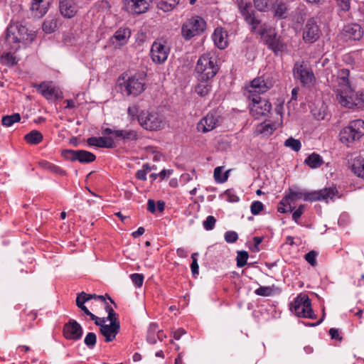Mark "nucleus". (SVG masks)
I'll use <instances>...</instances> for the list:
<instances>
[{
    "label": "nucleus",
    "mask_w": 364,
    "mask_h": 364,
    "mask_svg": "<svg viewBox=\"0 0 364 364\" xmlns=\"http://www.w3.org/2000/svg\"><path fill=\"white\" fill-rule=\"evenodd\" d=\"M350 70L347 68L340 69L338 72V83L345 88L343 93L341 91L337 95L338 102L343 107L348 109H355L359 110L364 107V92H358L355 95H349L348 93H353L349 82Z\"/></svg>",
    "instance_id": "f257e3e1"
},
{
    "label": "nucleus",
    "mask_w": 364,
    "mask_h": 364,
    "mask_svg": "<svg viewBox=\"0 0 364 364\" xmlns=\"http://www.w3.org/2000/svg\"><path fill=\"white\" fill-rule=\"evenodd\" d=\"M337 193V190L333 188H325L311 192H303L289 188V193L284 196V199L285 200H294L303 198L304 200L309 202L324 200L328 203V200L333 199Z\"/></svg>",
    "instance_id": "f03ea898"
},
{
    "label": "nucleus",
    "mask_w": 364,
    "mask_h": 364,
    "mask_svg": "<svg viewBox=\"0 0 364 364\" xmlns=\"http://www.w3.org/2000/svg\"><path fill=\"white\" fill-rule=\"evenodd\" d=\"M220 70L216 57L210 53L200 55L195 67L197 78L199 82L210 81Z\"/></svg>",
    "instance_id": "7ed1b4c3"
},
{
    "label": "nucleus",
    "mask_w": 364,
    "mask_h": 364,
    "mask_svg": "<svg viewBox=\"0 0 364 364\" xmlns=\"http://www.w3.org/2000/svg\"><path fill=\"white\" fill-rule=\"evenodd\" d=\"M121 78L124 80L122 82H119L122 94L127 96L136 97L141 94L146 89V75L143 73H135L132 76H129L127 80L123 75L119 77L118 81Z\"/></svg>",
    "instance_id": "20e7f679"
},
{
    "label": "nucleus",
    "mask_w": 364,
    "mask_h": 364,
    "mask_svg": "<svg viewBox=\"0 0 364 364\" xmlns=\"http://www.w3.org/2000/svg\"><path fill=\"white\" fill-rule=\"evenodd\" d=\"M206 21L199 16L187 19L181 26V36L185 41L203 34L206 30Z\"/></svg>",
    "instance_id": "39448f33"
},
{
    "label": "nucleus",
    "mask_w": 364,
    "mask_h": 364,
    "mask_svg": "<svg viewBox=\"0 0 364 364\" xmlns=\"http://www.w3.org/2000/svg\"><path fill=\"white\" fill-rule=\"evenodd\" d=\"M290 310L298 317L316 318L311 308V299L306 294H299L290 304Z\"/></svg>",
    "instance_id": "423d86ee"
},
{
    "label": "nucleus",
    "mask_w": 364,
    "mask_h": 364,
    "mask_svg": "<svg viewBox=\"0 0 364 364\" xmlns=\"http://www.w3.org/2000/svg\"><path fill=\"white\" fill-rule=\"evenodd\" d=\"M292 73L294 79L299 80L303 87H306L316 81L312 69L308 68L304 61L295 62Z\"/></svg>",
    "instance_id": "0eeeda50"
},
{
    "label": "nucleus",
    "mask_w": 364,
    "mask_h": 364,
    "mask_svg": "<svg viewBox=\"0 0 364 364\" xmlns=\"http://www.w3.org/2000/svg\"><path fill=\"white\" fill-rule=\"evenodd\" d=\"M321 36V30L315 18L307 20L302 30V38L305 43L312 44L317 41Z\"/></svg>",
    "instance_id": "6e6552de"
},
{
    "label": "nucleus",
    "mask_w": 364,
    "mask_h": 364,
    "mask_svg": "<svg viewBox=\"0 0 364 364\" xmlns=\"http://www.w3.org/2000/svg\"><path fill=\"white\" fill-rule=\"evenodd\" d=\"M28 29L23 25L11 26L7 28L6 38L13 43H21L26 41H32L33 38L31 34L28 33Z\"/></svg>",
    "instance_id": "1a4fd4ad"
},
{
    "label": "nucleus",
    "mask_w": 364,
    "mask_h": 364,
    "mask_svg": "<svg viewBox=\"0 0 364 364\" xmlns=\"http://www.w3.org/2000/svg\"><path fill=\"white\" fill-rule=\"evenodd\" d=\"M145 129L156 131L164 126V122L160 115H132Z\"/></svg>",
    "instance_id": "9d476101"
},
{
    "label": "nucleus",
    "mask_w": 364,
    "mask_h": 364,
    "mask_svg": "<svg viewBox=\"0 0 364 364\" xmlns=\"http://www.w3.org/2000/svg\"><path fill=\"white\" fill-rule=\"evenodd\" d=\"M274 82L272 73H265L260 77L253 79L250 82V87L254 90L253 92L262 94L272 88Z\"/></svg>",
    "instance_id": "9b49d317"
},
{
    "label": "nucleus",
    "mask_w": 364,
    "mask_h": 364,
    "mask_svg": "<svg viewBox=\"0 0 364 364\" xmlns=\"http://www.w3.org/2000/svg\"><path fill=\"white\" fill-rule=\"evenodd\" d=\"M250 100V114H270L272 104L267 99L262 98L259 95H252Z\"/></svg>",
    "instance_id": "f8f14e48"
},
{
    "label": "nucleus",
    "mask_w": 364,
    "mask_h": 364,
    "mask_svg": "<svg viewBox=\"0 0 364 364\" xmlns=\"http://www.w3.org/2000/svg\"><path fill=\"white\" fill-rule=\"evenodd\" d=\"M154 0H123L124 9L129 13L139 15L146 12Z\"/></svg>",
    "instance_id": "ddd939ff"
},
{
    "label": "nucleus",
    "mask_w": 364,
    "mask_h": 364,
    "mask_svg": "<svg viewBox=\"0 0 364 364\" xmlns=\"http://www.w3.org/2000/svg\"><path fill=\"white\" fill-rule=\"evenodd\" d=\"M63 333L68 340L77 341L81 338L83 330L80 323L74 319L65 323L63 326Z\"/></svg>",
    "instance_id": "4468645a"
},
{
    "label": "nucleus",
    "mask_w": 364,
    "mask_h": 364,
    "mask_svg": "<svg viewBox=\"0 0 364 364\" xmlns=\"http://www.w3.org/2000/svg\"><path fill=\"white\" fill-rule=\"evenodd\" d=\"M282 125V119L272 121L267 119L257 124L255 129L256 134H261L263 136H269L273 132Z\"/></svg>",
    "instance_id": "2eb2a0df"
},
{
    "label": "nucleus",
    "mask_w": 364,
    "mask_h": 364,
    "mask_svg": "<svg viewBox=\"0 0 364 364\" xmlns=\"http://www.w3.org/2000/svg\"><path fill=\"white\" fill-rule=\"evenodd\" d=\"M264 43L275 55H277L279 51H282L285 48V44L282 41L281 36L277 35L274 28L270 33L266 35Z\"/></svg>",
    "instance_id": "dca6fc26"
},
{
    "label": "nucleus",
    "mask_w": 364,
    "mask_h": 364,
    "mask_svg": "<svg viewBox=\"0 0 364 364\" xmlns=\"http://www.w3.org/2000/svg\"><path fill=\"white\" fill-rule=\"evenodd\" d=\"M169 50L164 44L154 41L151 48L152 60L158 64L165 62L168 58Z\"/></svg>",
    "instance_id": "f3484780"
},
{
    "label": "nucleus",
    "mask_w": 364,
    "mask_h": 364,
    "mask_svg": "<svg viewBox=\"0 0 364 364\" xmlns=\"http://www.w3.org/2000/svg\"><path fill=\"white\" fill-rule=\"evenodd\" d=\"M37 90L48 100H55L63 97V92L59 88L46 82L41 83Z\"/></svg>",
    "instance_id": "a211bd4d"
},
{
    "label": "nucleus",
    "mask_w": 364,
    "mask_h": 364,
    "mask_svg": "<svg viewBox=\"0 0 364 364\" xmlns=\"http://www.w3.org/2000/svg\"><path fill=\"white\" fill-rule=\"evenodd\" d=\"M120 328V323L119 321H115L110 324H105L101 326L100 331L101 334L105 336L106 342H111L114 341L116 336L119 333Z\"/></svg>",
    "instance_id": "6ab92c4d"
},
{
    "label": "nucleus",
    "mask_w": 364,
    "mask_h": 364,
    "mask_svg": "<svg viewBox=\"0 0 364 364\" xmlns=\"http://www.w3.org/2000/svg\"><path fill=\"white\" fill-rule=\"evenodd\" d=\"M219 122V116L205 115L197 124V129L199 132L205 133L213 130L216 127Z\"/></svg>",
    "instance_id": "aec40b11"
},
{
    "label": "nucleus",
    "mask_w": 364,
    "mask_h": 364,
    "mask_svg": "<svg viewBox=\"0 0 364 364\" xmlns=\"http://www.w3.org/2000/svg\"><path fill=\"white\" fill-rule=\"evenodd\" d=\"M271 9L274 17L277 20L285 19L288 16V5L282 0H275L272 2Z\"/></svg>",
    "instance_id": "412c9836"
},
{
    "label": "nucleus",
    "mask_w": 364,
    "mask_h": 364,
    "mask_svg": "<svg viewBox=\"0 0 364 364\" xmlns=\"http://www.w3.org/2000/svg\"><path fill=\"white\" fill-rule=\"evenodd\" d=\"M59 10L64 18H71L77 13L74 0H60L59 2Z\"/></svg>",
    "instance_id": "4be33fe9"
},
{
    "label": "nucleus",
    "mask_w": 364,
    "mask_h": 364,
    "mask_svg": "<svg viewBox=\"0 0 364 364\" xmlns=\"http://www.w3.org/2000/svg\"><path fill=\"white\" fill-rule=\"evenodd\" d=\"M343 31L344 36L350 40L358 41L363 35L362 28L358 23L347 24Z\"/></svg>",
    "instance_id": "5701e85b"
},
{
    "label": "nucleus",
    "mask_w": 364,
    "mask_h": 364,
    "mask_svg": "<svg viewBox=\"0 0 364 364\" xmlns=\"http://www.w3.org/2000/svg\"><path fill=\"white\" fill-rule=\"evenodd\" d=\"M92 299H100V301L106 303V299H105V296L97 295L95 294H87L84 291H82L77 295L76 305L79 309H80L82 311H84V309H87L85 306V303Z\"/></svg>",
    "instance_id": "b1692460"
},
{
    "label": "nucleus",
    "mask_w": 364,
    "mask_h": 364,
    "mask_svg": "<svg viewBox=\"0 0 364 364\" xmlns=\"http://www.w3.org/2000/svg\"><path fill=\"white\" fill-rule=\"evenodd\" d=\"M235 2L237 6L239 13L245 21L248 19L249 17L250 18L256 15L255 11L252 9V2H245L244 0H235Z\"/></svg>",
    "instance_id": "393cba45"
},
{
    "label": "nucleus",
    "mask_w": 364,
    "mask_h": 364,
    "mask_svg": "<svg viewBox=\"0 0 364 364\" xmlns=\"http://www.w3.org/2000/svg\"><path fill=\"white\" fill-rule=\"evenodd\" d=\"M87 143L89 146H95L100 148H113L115 146L114 140L111 137L92 136L87 139Z\"/></svg>",
    "instance_id": "a878e982"
},
{
    "label": "nucleus",
    "mask_w": 364,
    "mask_h": 364,
    "mask_svg": "<svg viewBox=\"0 0 364 364\" xmlns=\"http://www.w3.org/2000/svg\"><path fill=\"white\" fill-rule=\"evenodd\" d=\"M226 36V31H225L222 28H216L215 29L213 34V40L215 45L219 49H224L228 46V42L225 40Z\"/></svg>",
    "instance_id": "bb28decb"
},
{
    "label": "nucleus",
    "mask_w": 364,
    "mask_h": 364,
    "mask_svg": "<svg viewBox=\"0 0 364 364\" xmlns=\"http://www.w3.org/2000/svg\"><path fill=\"white\" fill-rule=\"evenodd\" d=\"M340 140L343 144L348 145V144L359 139L360 138L352 130L350 126L344 127L339 133Z\"/></svg>",
    "instance_id": "cd10ccee"
},
{
    "label": "nucleus",
    "mask_w": 364,
    "mask_h": 364,
    "mask_svg": "<svg viewBox=\"0 0 364 364\" xmlns=\"http://www.w3.org/2000/svg\"><path fill=\"white\" fill-rule=\"evenodd\" d=\"M132 34L131 29L127 27H120L116 31L112 38L119 43V46H124L127 43Z\"/></svg>",
    "instance_id": "c85d7f7f"
},
{
    "label": "nucleus",
    "mask_w": 364,
    "mask_h": 364,
    "mask_svg": "<svg viewBox=\"0 0 364 364\" xmlns=\"http://www.w3.org/2000/svg\"><path fill=\"white\" fill-rule=\"evenodd\" d=\"M58 19L57 17L48 16L43 21L42 25L43 31L47 33L50 34L55 31L58 26Z\"/></svg>",
    "instance_id": "c756f323"
},
{
    "label": "nucleus",
    "mask_w": 364,
    "mask_h": 364,
    "mask_svg": "<svg viewBox=\"0 0 364 364\" xmlns=\"http://www.w3.org/2000/svg\"><path fill=\"white\" fill-rule=\"evenodd\" d=\"M114 136L116 138L124 141H134L139 139V135L136 131L128 129L115 130Z\"/></svg>",
    "instance_id": "7c9ffc66"
},
{
    "label": "nucleus",
    "mask_w": 364,
    "mask_h": 364,
    "mask_svg": "<svg viewBox=\"0 0 364 364\" xmlns=\"http://www.w3.org/2000/svg\"><path fill=\"white\" fill-rule=\"evenodd\" d=\"M156 7L164 12L172 11L180 2V0H154Z\"/></svg>",
    "instance_id": "2f4dec72"
},
{
    "label": "nucleus",
    "mask_w": 364,
    "mask_h": 364,
    "mask_svg": "<svg viewBox=\"0 0 364 364\" xmlns=\"http://www.w3.org/2000/svg\"><path fill=\"white\" fill-rule=\"evenodd\" d=\"M43 139V134L37 130H32L24 136V140L26 143L31 145L38 144Z\"/></svg>",
    "instance_id": "473e14b6"
},
{
    "label": "nucleus",
    "mask_w": 364,
    "mask_h": 364,
    "mask_svg": "<svg viewBox=\"0 0 364 364\" xmlns=\"http://www.w3.org/2000/svg\"><path fill=\"white\" fill-rule=\"evenodd\" d=\"M0 63L2 65L11 68L18 63V60L16 59L14 53L11 52H4L0 56Z\"/></svg>",
    "instance_id": "72a5a7b5"
},
{
    "label": "nucleus",
    "mask_w": 364,
    "mask_h": 364,
    "mask_svg": "<svg viewBox=\"0 0 364 364\" xmlns=\"http://www.w3.org/2000/svg\"><path fill=\"white\" fill-rule=\"evenodd\" d=\"M351 170L357 176L364 178V159H354L351 165Z\"/></svg>",
    "instance_id": "f704fd0d"
},
{
    "label": "nucleus",
    "mask_w": 364,
    "mask_h": 364,
    "mask_svg": "<svg viewBox=\"0 0 364 364\" xmlns=\"http://www.w3.org/2000/svg\"><path fill=\"white\" fill-rule=\"evenodd\" d=\"M39 165L43 168L49 171L50 172L56 173L60 176H65L67 174L66 171L62 169L60 166L50 163L47 161H42L39 162Z\"/></svg>",
    "instance_id": "c9c22d12"
},
{
    "label": "nucleus",
    "mask_w": 364,
    "mask_h": 364,
    "mask_svg": "<svg viewBox=\"0 0 364 364\" xmlns=\"http://www.w3.org/2000/svg\"><path fill=\"white\" fill-rule=\"evenodd\" d=\"M304 162L311 168H318L323 164V161L321 156L316 153H313L311 155H309L305 159Z\"/></svg>",
    "instance_id": "e433bc0d"
},
{
    "label": "nucleus",
    "mask_w": 364,
    "mask_h": 364,
    "mask_svg": "<svg viewBox=\"0 0 364 364\" xmlns=\"http://www.w3.org/2000/svg\"><path fill=\"white\" fill-rule=\"evenodd\" d=\"M95 159L96 156L94 154L85 150H78L77 161L80 163H90L95 161Z\"/></svg>",
    "instance_id": "4c0bfd02"
},
{
    "label": "nucleus",
    "mask_w": 364,
    "mask_h": 364,
    "mask_svg": "<svg viewBox=\"0 0 364 364\" xmlns=\"http://www.w3.org/2000/svg\"><path fill=\"white\" fill-rule=\"evenodd\" d=\"M352 130L360 138L364 135V121L361 119H355L350 122L349 124Z\"/></svg>",
    "instance_id": "58836bf2"
},
{
    "label": "nucleus",
    "mask_w": 364,
    "mask_h": 364,
    "mask_svg": "<svg viewBox=\"0 0 364 364\" xmlns=\"http://www.w3.org/2000/svg\"><path fill=\"white\" fill-rule=\"evenodd\" d=\"M211 87L212 85L209 81L199 82V83L196 85L195 90L198 95L201 97H204L210 92Z\"/></svg>",
    "instance_id": "ea45409f"
},
{
    "label": "nucleus",
    "mask_w": 364,
    "mask_h": 364,
    "mask_svg": "<svg viewBox=\"0 0 364 364\" xmlns=\"http://www.w3.org/2000/svg\"><path fill=\"white\" fill-rule=\"evenodd\" d=\"M284 146L291 148L294 151H299L301 149V144L299 139L289 137L284 141Z\"/></svg>",
    "instance_id": "a19ab883"
},
{
    "label": "nucleus",
    "mask_w": 364,
    "mask_h": 364,
    "mask_svg": "<svg viewBox=\"0 0 364 364\" xmlns=\"http://www.w3.org/2000/svg\"><path fill=\"white\" fill-rule=\"evenodd\" d=\"M21 120L20 115H4L2 117L1 123L4 126L11 127L14 123Z\"/></svg>",
    "instance_id": "79ce46f5"
},
{
    "label": "nucleus",
    "mask_w": 364,
    "mask_h": 364,
    "mask_svg": "<svg viewBox=\"0 0 364 364\" xmlns=\"http://www.w3.org/2000/svg\"><path fill=\"white\" fill-rule=\"evenodd\" d=\"M274 292V285L272 287H259L255 291V293L261 296H269Z\"/></svg>",
    "instance_id": "37998d69"
},
{
    "label": "nucleus",
    "mask_w": 364,
    "mask_h": 364,
    "mask_svg": "<svg viewBox=\"0 0 364 364\" xmlns=\"http://www.w3.org/2000/svg\"><path fill=\"white\" fill-rule=\"evenodd\" d=\"M255 8L260 12L269 10V0H253Z\"/></svg>",
    "instance_id": "c03bdc74"
},
{
    "label": "nucleus",
    "mask_w": 364,
    "mask_h": 364,
    "mask_svg": "<svg viewBox=\"0 0 364 364\" xmlns=\"http://www.w3.org/2000/svg\"><path fill=\"white\" fill-rule=\"evenodd\" d=\"M248 253L247 252L242 250L238 251L237 255V266L238 267H242L247 264V261L248 259Z\"/></svg>",
    "instance_id": "a18cd8bd"
},
{
    "label": "nucleus",
    "mask_w": 364,
    "mask_h": 364,
    "mask_svg": "<svg viewBox=\"0 0 364 364\" xmlns=\"http://www.w3.org/2000/svg\"><path fill=\"white\" fill-rule=\"evenodd\" d=\"M293 209L294 207L289 203V200H285L284 198L279 202L277 207V210L282 213L292 212Z\"/></svg>",
    "instance_id": "49530a36"
},
{
    "label": "nucleus",
    "mask_w": 364,
    "mask_h": 364,
    "mask_svg": "<svg viewBox=\"0 0 364 364\" xmlns=\"http://www.w3.org/2000/svg\"><path fill=\"white\" fill-rule=\"evenodd\" d=\"M97 341V336L95 333H88L84 340L85 344L90 348V349H92L94 346L96 344Z\"/></svg>",
    "instance_id": "de8ad7c7"
},
{
    "label": "nucleus",
    "mask_w": 364,
    "mask_h": 364,
    "mask_svg": "<svg viewBox=\"0 0 364 364\" xmlns=\"http://www.w3.org/2000/svg\"><path fill=\"white\" fill-rule=\"evenodd\" d=\"M223 167L218 166L214 170V178L217 182L223 183L228 180V173H225L222 177Z\"/></svg>",
    "instance_id": "09e8293b"
},
{
    "label": "nucleus",
    "mask_w": 364,
    "mask_h": 364,
    "mask_svg": "<svg viewBox=\"0 0 364 364\" xmlns=\"http://www.w3.org/2000/svg\"><path fill=\"white\" fill-rule=\"evenodd\" d=\"M78 150L65 149L62 151V156L71 161H77Z\"/></svg>",
    "instance_id": "8fccbe9b"
},
{
    "label": "nucleus",
    "mask_w": 364,
    "mask_h": 364,
    "mask_svg": "<svg viewBox=\"0 0 364 364\" xmlns=\"http://www.w3.org/2000/svg\"><path fill=\"white\" fill-rule=\"evenodd\" d=\"M84 314L89 316L90 317V318L95 321V323L100 326V328H101V326H104L105 325V318H99L97 316H96L95 314H93L92 313H91L88 309H84Z\"/></svg>",
    "instance_id": "3c124183"
},
{
    "label": "nucleus",
    "mask_w": 364,
    "mask_h": 364,
    "mask_svg": "<svg viewBox=\"0 0 364 364\" xmlns=\"http://www.w3.org/2000/svg\"><path fill=\"white\" fill-rule=\"evenodd\" d=\"M264 209V205L259 200L254 201L250 206V210L252 215H258Z\"/></svg>",
    "instance_id": "603ef678"
},
{
    "label": "nucleus",
    "mask_w": 364,
    "mask_h": 364,
    "mask_svg": "<svg viewBox=\"0 0 364 364\" xmlns=\"http://www.w3.org/2000/svg\"><path fill=\"white\" fill-rule=\"evenodd\" d=\"M317 255L316 251L311 250L305 255L304 258L312 267H315L317 264L316 259Z\"/></svg>",
    "instance_id": "864d4df0"
},
{
    "label": "nucleus",
    "mask_w": 364,
    "mask_h": 364,
    "mask_svg": "<svg viewBox=\"0 0 364 364\" xmlns=\"http://www.w3.org/2000/svg\"><path fill=\"white\" fill-rule=\"evenodd\" d=\"M215 223H216L215 218L212 215H209L207 217L206 220L203 222V225L204 228L206 230H211L214 228Z\"/></svg>",
    "instance_id": "5fc2aeb1"
},
{
    "label": "nucleus",
    "mask_w": 364,
    "mask_h": 364,
    "mask_svg": "<svg viewBox=\"0 0 364 364\" xmlns=\"http://www.w3.org/2000/svg\"><path fill=\"white\" fill-rule=\"evenodd\" d=\"M130 278L136 287H140L142 286L144 282L143 274L137 273L132 274L130 275Z\"/></svg>",
    "instance_id": "6e6d98bb"
},
{
    "label": "nucleus",
    "mask_w": 364,
    "mask_h": 364,
    "mask_svg": "<svg viewBox=\"0 0 364 364\" xmlns=\"http://www.w3.org/2000/svg\"><path fill=\"white\" fill-rule=\"evenodd\" d=\"M197 252H194L191 255L192 263L191 264V272L193 276L198 274V264L196 257L198 256Z\"/></svg>",
    "instance_id": "4d7b16f0"
},
{
    "label": "nucleus",
    "mask_w": 364,
    "mask_h": 364,
    "mask_svg": "<svg viewBox=\"0 0 364 364\" xmlns=\"http://www.w3.org/2000/svg\"><path fill=\"white\" fill-rule=\"evenodd\" d=\"M238 235L235 231H228L225 233V240L228 243H233L237 240Z\"/></svg>",
    "instance_id": "13d9d810"
},
{
    "label": "nucleus",
    "mask_w": 364,
    "mask_h": 364,
    "mask_svg": "<svg viewBox=\"0 0 364 364\" xmlns=\"http://www.w3.org/2000/svg\"><path fill=\"white\" fill-rule=\"evenodd\" d=\"M105 310L108 313V316H107V318L109 321H110V323H114V321H118V319L117 318V314L114 312V309H112V306H110L109 305L107 304L106 306H105Z\"/></svg>",
    "instance_id": "bf43d9fd"
},
{
    "label": "nucleus",
    "mask_w": 364,
    "mask_h": 364,
    "mask_svg": "<svg viewBox=\"0 0 364 364\" xmlns=\"http://www.w3.org/2000/svg\"><path fill=\"white\" fill-rule=\"evenodd\" d=\"M273 29L274 28L264 23L263 25H262L260 29L257 31V33L262 38H264L265 39L266 35H267V33H270Z\"/></svg>",
    "instance_id": "052dcab7"
},
{
    "label": "nucleus",
    "mask_w": 364,
    "mask_h": 364,
    "mask_svg": "<svg viewBox=\"0 0 364 364\" xmlns=\"http://www.w3.org/2000/svg\"><path fill=\"white\" fill-rule=\"evenodd\" d=\"M157 329V325L156 323H151L149 327V333L147 336V341L151 344H155L156 342V339L155 338L154 336H151V331L153 333L156 331Z\"/></svg>",
    "instance_id": "680f3d73"
},
{
    "label": "nucleus",
    "mask_w": 364,
    "mask_h": 364,
    "mask_svg": "<svg viewBox=\"0 0 364 364\" xmlns=\"http://www.w3.org/2000/svg\"><path fill=\"white\" fill-rule=\"evenodd\" d=\"M337 6L343 11H348L350 9V0H336Z\"/></svg>",
    "instance_id": "e2e57ef3"
},
{
    "label": "nucleus",
    "mask_w": 364,
    "mask_h": 364,
    "mask_svg": "<svg viewBox=\"0 0 364 364\" xmlns=\"http://www.w3.org/2000/svg\"><path fill=\"white\" fill-rule=\"evenodd\" d=\"M304 208H305L304 205H300L299 206V208L293 212L292 218L296 223H298V220L303 214Z\"/></svg>",
    "instance_id": "0e129e2a"
},
{
    "label": "nucleus",
    "mask_w": 364,
    "mask_h": 364,
    "mask_svg": "<svg viewBox=\"0 0 364 364\" xmlns=\"http://www.w3.org/2000/svg\"><path fill=\"white\" fill-rule=\"evenodd\" d=\"M248 25L251 26H259L261 23V20L255 15L254 16L249 17L248 19L245 21Z\"/></svg>",
    "instance_id": "69168bd1"
},
{
    "label": "nucleus",
    "mask_w": 364,
    "mask_h": 364,
    "mask_svg": "<svg viewBox=\"0 0 364 364\" xmlns=\"http://www.w3.org/2000/svg\"><path fill=\"white\" fill-rule=\"evenodd\" d=\"M329 335L331 336L332 339H335V340H338V341L342 340V337L340 336L339 331L336 328H331L329 330Z\"/></svg>",
    "instance_id": "338daca9"
},
{
    "label": "nucleus",
    "mask_w": 364,
    "mask_h": 364,
    "mask_svg": "<svg viewBox=\"0 0 364 364\" xmlns=\"http://www.w3.org/2000/svg\"><path fill=\"white\" fill-rule=\"evenodd\" d=\"M225 196L228 198V200L230 202L234 203L239 200V198L230 190L225 191Z\"/></svg>",
    "instance_id": "774afa93"
}]
</instances>
